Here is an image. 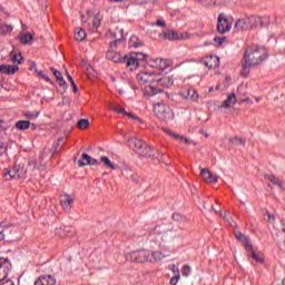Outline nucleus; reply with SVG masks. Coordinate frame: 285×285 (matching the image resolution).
Wrapping results in <instances>:
<instances>
[{
	"mask_svg": "<svg viewBox=\"0 0 285 285\" xmlns=\"http://www.w3.org/2000/svg\"><path fill=\"white\" fill-rule=\"evenodd\" d=\"M12 271V263L8 258H0V285H14V282L8 279V273Z\"/></svg>",
	"mask_w": 285,
	"mask_h": 285,
	"instance_id": "obj_4",
	"label": "nucleus"
},
{
	"mask_svg": "<svg viewBox=\"0 0 285 285\" xmlns=\"http://www.w3.org/2000/svg\"><path fill=\"white\" fill-rule=\"evenodd\" d=\"M119 35H120V37L119 38H117V35L116 33H112L111 35V38L114 39V40H111L110 42H109V48L111 49V50H117V48H126V39H127V35L126 33H124V29H120L119 31Z\"/></svg>",
	"mask_w": 285,
	"mask_h": 285,
	"instance_id": "obj_8",
	"label": "nucleus"
},
{
	"mask_svg": "<svg viewBox=\"0 0 285 285\" xmlns=\"http://www.w3.org/2000/svg\"><path fill=\"white\" fill-rule=\"evenodd\" d=\"M236 104H237V96L235 95V92H232L224 100L220 108H230V106H235Z\"/></svg>",
	"mask_w": 285,
	"mask_h": 285,
	"instance_id": "obj_21",
	"label": "nucleus"
},
{
	"mask_svg": "<svg viewBox=\"0 0 285 285\" xmlns=\"http://www.w3.org/2000/svg\"><path fill=\"white\" fill-rule=\"evenodd\" d=\"M235 237H236V239H238L239 242H243L245 244V249H246V242H250V240H248V238H246V236H244V234H242V232H235Z\"/></svg>",
	"mask_w": 285,
	"mask_h": 285,
	"instance_id": "obj_43",
	"label": "nucleus"
},
{
	"mask_svg": "<svg viewBox=\"0 0 285 285\" xmlns=\"http://www.w3.org/2000/svg\"><path fill=\"white\" fill-rule=\"evenodd\" d=\"M146 145L145 141L138 138H129L128 139V146L137 153V155H148L147 153L144 151V146Z\"/></svg>",
	"mask_w": 285,
	"mask_h": 285,
	"instance_id": "obj_12",
	"label": "nucleus"
},
{
	"mask_svg": "<svg viewBox=\"0 0 285 285\" xmlns=\"http://www.w3.org/2000/svg\"><path fill=\"white\" fill-rule=\"evenodd\" d=\"M179 279H181V275L180 274L175 275L174 277L170 278V284L171 285H177Z\"/></svg>",
	"mask_w": 285,
	"mask_h": 285,
	"instance_id": "obj_52",
	"label": "nucleus"
},
{
	"mask_svg": "<svg viewBox=\"0 0 285 285\" xmlns=\"http://www.w3.org/2000/svg\"><path fill=\"white\" fill-rule=\"evenodd\" d=\"M161 259H166V255L164 253L156 250V252H150L149 256V262H161Z\"/></svg>",
	"mask_w": 285,
	"mask_h": 285,
	"instance_id": "obj_26",
	"label": "nucleus"
},
{
	"mask_svg": "<svg viewBox=\"0 0 285 285\" xmlns=\"http://www.w3.org/2000/svg\"><path fill=\"white\" fill-rule=\"evenodd\" d=\"M28 170H37V161L36 160H29Z\"/></svg>",
	"mask_w": 285,
	"mask_h": 285,
	"instance_id": "obj_50",
	"label": "nucleus"
},
{
	"mask_svg": "<svg viewBox=\"0 0 285 285\" xmlns=\"http://www.w3.org/2000/svg\"><path fill=\"white\" fill-rule=\"evenodd\" d=\"M155 26H158L159 28H166V21L161 20V19H158L156 22H155Z\"/></svg>",
	"mask_w": 285,
	"mask_h": 285,
	"instance_id": "obj_55",
	"label": "nucleus"
},
{
	"mask_svg": "<svg viewBox=\"0 0 285 285\" xmlns=\"http://www.w3.org/2000/svg\"><path fill=\"white\" fill-rule=\"evenodd\" d=\"M26 170H23V165L21 164L4 170V179H7V181H10V179H26Z\"/></svg>",
	"mask_w": 285,
	"mask_h": 285,
	"instance_id": "obj_6",
	"label": "nucleus"
},
{
	"mask_svg": "<svg viewBox=\"0 0 285 285\" xmlns=\"http://www.w3.org/2000/svg\"><path fill=\"white\" fill-rule=\"evenodd\" d=\"M31 129H32V130H37V125L31 124Z\"/></svg>",
	"mask_w": 285,
	"mask_h": 285,
	"instance_id": "obj_62",
	"label": "nucleus"
},
{
	"mask_svg": "<svg viewBox=\"0 0 285 285\" xmlns=\"http://www.w3.org/2000/svg\"><path fill=\"white\" fill-rule=\"evenodd\" d=\"M4 124L6 121L3 119H0V132H3V130H7Z\"/></svg>",
	"mask_w": 285,
	"mask_h": 285,
	"instance_id": "obj_58",
	"label": "nucleus"
},
{
	"mask_svg": "<svg viewBox=\"0 0 285 285\" xmlns=\"http://www.w3.org/2000/svg\"><path fill=\"white\" fill-rule=\"evenodd\" d=\"M38 78L39 79H45V81L52 83V80L48 77V75L43 73V72H38Z\"/></svg>",
	"mask_w": 285,
	"mask_h": 285,
	"instance_id": "obj_48",
	"label": "nucleus"
},
{
	"mask_svg": "<svg viewBox=\"0 0 285 285\" xmlns=\"http://www.w3.org/2000/svg\"><path fill=\"white\" fill-rule=\"evenodd\" d=\"M126 259L127 262H137L138 264H146V262H150V250H134L126 255Z\"/></svg>",
	"mask_w": 285,
	"mask_h": 285,
	"instance_id": "obj_5",
	"label": "nucleus"
},
{
	"mask_svg": "<svg viewBox=\"0 0 285 285\" xmlns=\"http://www.w3.org/2000/svg\"><path fill=\"white\" fill-rule=\"evenodd\" d=\"M73 203H75V198L71 197L70 195L65 194L60 196V205L62 206L63 210H66L67 213L71 210Z\"/></svg>",
	"mask_w": 285,
	"mask_h": 285,
	"instance_id": "obj_16",
	"label": "nucleus"
},
{
	"mask_svg": "<svg viewBox=\"0 0 285 285\" xmlns=\"http://www.w3.org/2000/svg\"><path fill=\"white\" fill-rule=\"evenodd\" d=\"M61 141H63V138H58V142L56 146H59V144H61Z\"/></svg>",
	"mask_w": 285,
	"mask_h": 285,
	"instance_id": "obj_63",
	"label": "nucleus"
},
{
	"mask_svg": "<svg viewBox=\"0 0 285 285\" xmlns=\"http://www.w3.org/2000/svg\"><path fill=\"white\" fill-rule=\"evenodd\" d=\"M173 66V60L164 59V58H157L153 61L151 68H158V70H167V68H170Z\"/></svg>",
	"mask_w": 285,
	"mask_h": 285,
	"instance_id": "obj_15",
	"label": "nucleus"
},
{
	"mask_svg": "<svg viewBox=\"0 0 285 285\" xmlns=\"http://www.w3.org/2000/svg\"><path fill=\"white\" fill-rule=\"evenodd\" d=\"M204 208H206L207 210H214L216 213V215H222V210H217L215 209V207L210 204H204Z\"/></svg>",
	"mask_w": 285,
	"mask_h": 285,
	"instance_id": "obj_46",
	"label": "nucleus"
},
{
	"mask_svg": "<svg viewBox=\"0 0 285 285\" xmlns=\"http://www.w3.org/2000/svg\"><path fill=\"white\" fill-rule=\"evenodd\" d=\"M163 130L169 135V137H174V139H179L180 141H185V144H190V140L188 138L180 136L179 134L168 129V128H163Z\"/></svg>",
	"mask_w": 285,
	"mask_h": 285,
	"instance_id": "obj_25",
	"label": "nucleus"
},
{
	"mask_svg": "<svg viewBox=\"0 0 285 285\" xmlns=\"http://www.w3.org/2000/svg\"><path fill=\"white\" fill-rule=\"evenodd\" d=\"M24 117L27 119H30L31 121H35V119H37L39 117V112H32V111H27L24 112Z\"/></svg>",
	"mask_w": 285,
	"mask_h": 285,
	"instance_id": "obj_44",
	"label": "nucleus"
},
{
	"mask_svg": "<svg viewBox=\"0 0 285 285\" xmlns=\"http://www.w3.org/2000/svg\"><path fill=\"white\" fill-rule=\"evenodd\" d=\"M161 37L167 41H181L184 39H190V33L177 32L175 30H167L161 33Z\"/></svg>",
	"mask_w": 285,
	"mask_h": 285,
	"instance_id": "obj_7",
	"label": "nucleus"
},
{
	"mask_svg": "<svg viewBox=\"0 0 285 285\" xmlns=\"http://www.w3.org/2000/svg\"><path fill=\"white\" fill-rule=\"evenodd\" d=\"M136 78L141 86H146V83H155L157 80V72H139L136 75Z\"/></svg>",
	"mask_w": 285,
	"mask_h": 285,
	"instance_id": "obj_11",
	"label": "nucleus"
},
{
	"mask_svg": "<svg viewBox=\"0 0 285 285\" xmlns=\"http://www.w3.org/2000/svg\"><path fill=\"white\" fill-rule=\"evenodd\" d=\"M265 179H268L271 184H273L274 186H278L281 190H284V181L279 180V178H277L275 175H265Z\"/></svg>",
	"mask_w": 285,
	"mask_h": 285,
	"instance_id": "obj_22",
	"label": "nucleus"
},
{
	"mask_svg": "<svg viewBox=\"0 0 285 285\" xmlns=\"http://www.w3.org/2000/svg\"><path fill=\"white\" fill-rule=\"evenodd\" d=\"M247 19V26L250 30V28H264V26H268V18L264 17H259V16H250V17H246Z\"/></svg>",
	"mask_w": 285,
	"mask_h": 285,
	"instance_id": "obj_10",
	"label": "nucleus"
},
{
	"mask_svg": "<svg viewBox=\"0 0 285 285\" xmlns=\"http://www.w3.org/2000/svg\"><path fill=\"white\" fill-rule=\"evenodd\" d=\"M8 229L0 227V242H3V239H6V232Z\"/></svg>",
	"mask_w": 285,
	"mask_h": 285,
	"instance_id": "obj_54",
	"label": "nucleus"
},
{
	"mask_svg": "<svg viewBox=\"0 0 285 285\" xmlns=\"http://www.w3.org/2000/svg\"><path fill=\"white\" fill-rule=\"evenodd\" d=\"M169 271H171V273H174V275H179V267H177V265L171 264L168 266Z\"/></svg>",
	"mask_w": 285,
	"mask_h": 285,
	"instance_id": "obj_49",
	"label": "nucleus"
},
{
	"mask_svg": "<svg viewBox=\"0 0 285 285\" xmlns=\"http://www.w3.org/2000/svg\"><path fill=\"white\" fill-rule=\"evenodd\" d=\"M268 59V51L266 48L259 46H252L245 50L242 66L244 70H250L254 66H259V63Z\"/></svg>",
	"mask_w": 285,
	"mask_h": 285,
	"instance_id": "obj_1",
	"label": "nucleus"
},
{
	"mask_svg": "<svg viewBox=\"0 0 285 285\" xmlns=\"http://www.w3.org/2000/svg\"><path fill=\"white\" fill-rule=\"evenodd\" d=\"M200 176L203 177L204 181H206L207 184H215L217 183V175L210 173V170L208 169H202L200 170Z\"/></svg>",
	"mask_w": 285,
	"mask_h": 285,
	"instance_id": "obj_19",
	"label": "nucleus"
},
{
	"mask_svg": "<svg viewBox=\"0 0 285 285\" xmlns=\"http://www.w3.org/2000/svg\"><path fill=\"white\" fill-rule=\"evenodd\" d=\"M21 59H23V56H21V53L13 55L12 57L13 63H21Z\"/></svg>",
	"mask_w": 285,
	"mask_h": 285,
	"instance_id": "obj_51",
	"label": "nucleus"
},
{
	"mask_svg": "<svg viewBox=\"0 0 285 285\" xmlns=\"http://www.w3.org/2000/svg\"><path fill=\"white\" fill-rule=\"evenodd\" d=\"M160 75L161 73L156 72V83H158L159 86H164L165 88H170V86L175 83V80H173L170 76L160 77Z\"/></svg>",
	"mask_w": 285,
	"mask_h": 285,
	"instance_id": "obj_18",
	"label": "nucleus"
},
{
	"mask_svg": "<svg viewBox=\"0 0 285 285\" xmlns=\"http://www.w3.org/2000/svg\"><path fill=\"white\" fill-rule=\"evenodd\" d=\"M100 161L104 164V166H106V168H110L111 170H116V166L115 164H112V161H110V158L102 156L100 158Z\"/></svg>",
	"mask_w": 285,
	"mask_h": 285,
	"instance_id": "obj_34",
	"label": "nucleus"
},
{
	"mask_svg": "<svg viewBox=\"0 0 285 285\" xmlns=\"http://www.w3.org/2000/svg\"><path fill=\"white\" fill-rule=\"evenodd\" d=\"M6 150H8V147H6V142L0 141V157L6 155Z\"/></svg>",
	"mask_w": 285,
	"mask_h": 285,
	"instance_id": "obj_53",
	"label": "nucleus"
},
{
	"mask_svg": "<svg viewBox=\"0 0 285 285\" xmlns=\"http://www.w3.org/2000/svg\"><path fill=\"white\" fill-rule=\"evenodd\" d=\"M78 166L82 168V166H90V155L82 154L81 159L78 160Z\"/></svg>",
	"mask_w": 285,
	"mask_h": 285,
	"instance_id": "obj_33",
	"label": "nucleus"
},
{
	"mask_svg": "<svg viewBox=\"0 0 285 285\" xmlns=\"http://www.w3.org/2000/svg\"><path fill=\"white\" fill-rule=\"evenodd\" d=\"M224 41H226V37H215L214 38L215 46H222L224 43Z\"/></svg>",
	"mask_w": 285,
	"mask_h": 285,
	"instance_id": "obj_47",
	"label": "nucleus"
},
{
	"mask_svg": "<svg viewBox=\"0 0 285 285\" xmlns=\"http://www.w3.org/2000/svg\"><path fill=\"white\" fill-rule=\"evenodd\" d=\"M57 279L52 275H41L35 281L33 285H55Z\"/></svg>",
	"mask_w": 285,
	"mask_h": 285,
	"instance_id": "obj_17",
	"label": "nucleus"
},
{
	"mask_svg": "<svg viewBox=\"0 0 285 285\" xmlns=\"http://www.w3.org/2000/svg\"><path fill=\"white\" fill-rule=\"evenodd\" d=\"M181 274H183V277H190V266L184 265Z\"/></svg>",
	"mask_w": 285,
	"mask_h": 285,
	"instance_id": "obj_45",
	"label": "nucleus"
},
{
	"mask_svg": "<svg viewBox=\"0 0 285 285\" xmlns=\"http://www.w3.org/2000/svg\"><path fill=\"white\" fill-rule=\"evenodd\" d=\"M69 81H71V86L73 88V92H77V83H75V80L72 79V76L68 75Z\"/></svg>",
	"mask_w": 285,
	"mask_h": 285,
	"instance_id": "obj_56",
	"label": "nucleus"
},
{
	"mask_svg": "<svg viewBox=\"0 0 285 285\" xmlns=\"http://www.w3.org/2000/svg\"><path fill=\"white\" fill-rule=\"evenodd\" d=\"M229 141L233 146H246V139L239 137H232Z\"/></svg>",
	"mask_w": 285,
	"mask_h": 285,
	"instance_id": "obj_35",
	"label": "nucleus"
},
{
	"mask_svg": "<svg viewBox=\"0 0 285 285\" xmlns=\"http://www.w3.org/2000/svg\"><path fill=\"white\" fill-rule=\"evenodd\" d=\"M144 153H146L147 155H139V157H155V155L153 154V148H150V146H148V144H146L142 148Z\"/></svg>",
	"mask_w": 285,
	"mask_h": 285,
	"instance_id": "obj_41",
	"label": "nucleus"
},
{
	"mask_svg": "<svg viewBox=\"0 0 285 285\" xmlns=\"http://www.w3.org/2000/svg\"><path fill=\"white\" fill-rule=\"evenodd\" d=\"M28 70L30 72H43V70H39L37 69V62L32 61V60H29L28 61Z\"/></svg>",
	"mask_w": 285,
	"mask_h": 285,
	"instance_id": "obj_40",
	"label": "nucleus"
},
{
	"mask_svg": "<svg viewBox=\"0 0 285 285\" xmlns=\"http://www.w3.org/2000/svg\"><path fill=\"white\" fill-rule=\"evenodd\" d=\"M12 30H14V27H12V24H6V23L0 24V32L2 35H10Z\"/></svg>",
	"mask_w": 285,
	"mask_h": 285,
	"instance_id": "obj_36",
	"label": "nucleus"
},
{
	"mask_svg": "<svg viewBox=\"0 0 285 285\" xmlns=\"http://www.w3.org/2000/svg\"><path fill=\"white\" fill-rule=\"evenodd\" d=\"M89 166H99V160H97V159L90 157Z\"/></svg>",
	"mask_w": 285,
	"mask_h": 285,
	"instance_id": "obj_57",
	"label": "nucleus"
},
{
	"mask_svg": "<svg viewBox=\"0 0 285 285\" xmlns=\"http://www.w3.org/2000/svg\"><path fill=\"white\" fill-rule=\"evenodd\" d=\"M109 3H124L126 0H107Z\"/></svg>",
	"mask_w": 285,
	"mask_h": 285,
	"instance_id": "obj_59",
	"label": "nucleus"
},
{
	"mask_svg": "<svg viewBox=\"0 0 285 285\" xmlns=\"http://www.w3.org/2000/svg\"><path fill=\"white\" fill-rule=\"evenodd\" d=\"M107 59L114 61V63H126L128 66V55L124 56L112 49L107 52Z\"/></svg>",
	"mask_w": 285,
	"mask_h": 285,
	"instance_id": "obj_13",
	"label": "nucleus"
},
{
	"mask_svg": "<svg viewBox=\"0 0 285 285\" xmlns=\"http://www.w3.org/2000/svg\"><path fill=\"white\" fill-rule=\"evenodd\" d=\"M18 39L20 40V43H22L23 46H28V43H30L32 39H35V33H20L18 36Z\"/></svg>",
	"mask_w": 285,
	"mask_h": 285,
	"instance_id": "obj_23",
	"label": "nucleus"
},
{
	"mask_svg": "<svg viewBox=\"0 0 285 285\" xmlns=\"http://www.w3.org/2000/svg\"><path fill=\"white\" fill-rule=\"evenodd\" d=\"M230 28H233V22H230L224 13H219L217 22L218 32L226 35V32H230Z\"/></svg>",
	"mask_w": 285,
	"mask_h": 285,
	"instance_id": "obj_9",
	"label": "nucleus"
},
{
	"mask_svg": "<svg viewBox=\"0 0 285 285\" xmlns=\"http://www.w3.org/2000/svg\"><path fill=\"white\" fill-rule=\"evenodd\" d=\"M205 66L209 70H215V68H219V57L217 56H209L205 59Z\"/></svg>",
	"mask_w": 285,
	"mask_h": 285,
	"instance_id": "obj_20",
	"label": "nucleus"
},
{
	"mask_svg": "<svg viewBox=\"0 0 285 285\" xmlns=\"http://www.w3.org/2000/svg\"><path fill=\"white\" fill-rule=\"evenodd\" d=\"M112 110H115V112H119V115H126L127 117H130L131 119H137V116H135L132 114H128L126 111V109H124L121 107H112Z\"/></svg>",
	"mask_w": 285,
	"mask_h": 285,
	"instance_id": "obj_37",
	"label": "nucleus"
},
{
	"mask_svg": "<svg viewBox=\"0 0 285 285\" xmlns=\"http://www.w3.org/2000/svg\"><path fill=\"white\" fill-rule=\"evenodd\" d=\"M234 29L239 31V30H250L248 27V20L247 18L238 19L235 22Z\"/></svg>",
	"mask_w": 285,
	"mask_h": 285,
	"instance_id": "obj_24",
	"label": "nucleus"
},
{
	"mask_svg": "<svg viewBox=\"0 0 285 285\" xmlns=\"http://www.w3.org/2000/svg\"><path fill=\"white\" fill-rule=\"evenodd\" d=\"M16 128L18 130H28V128H30V121L29 120H19L16 122Z\"/></svg>",
	"mask_w": 285,
	"mask_h": 285,
	"instance_id": "obj_32",
	"label": "nucleus"
},
{
	"mask_svg": "<svg viewBox=\"0 0 285 285\" xmlns=\"http://www.w3.org/2000/svg\"><path fill=\"white\" fill-rule=\"evenodd\" d=\"M151 92H153L154 95H157V89H155V87H151Z\"/></svg>",
	"mask_w": 285,
	"mask_h": 285,
	"instance_id": "obj_60",
	"label": "nucleus"
},
{
	"mask_svg": "<svg viewBox=\"0 0 285 285\" xmlns=\"http://www.w3.org/2000/svg\"><path fill=\"white\" fill-rule=\"evenodd\" d=\"M248 253V257L255 259L257 264H264V254L253 249V244L250 242H246V249Z\"/></svg>",
	"mask_w": 285,
	"mask_h": 285,
	"instance_id": "obj_14",
	"label": "nucleus"
},
{
	"mask_svg": "<svg viewBox=\"0 0 285 285\" xmlns=\"http://www.w3.org/2000/svg\"><path fill=\"white\" fill-rule=\"evenodd\" d=\"M144 61H148V55L144 52H130L128 53L127 68L135 71Z\"/></svg>",
	"mask_w": 285,
	"mask_h": 285,
	"instance_id": "obj_3",
	"label": "nucleus"
},
{
	"mask_svg": "<svg viewBox=\"0 0 285 285\" xmlns=\"http://www.w3.org/2000/svg\"><path fill=\"white\" fill-rule=\"evenodd\" d=\"M122 177H126L127 179H131V181H137V176L135 171H132V169H124Z\"/></svg>",
	"mask_w": 285,
	"mask_h": 285,
	"instance_id": "obj_31",
	"label": "nucleus"
},
{
	"mask_svg": "<svg viewBox=\"0 0 285 285\" xmlns=\"http://www.w3.org/2000/svg\"><path fill=\"white\" fill-rule=\"evenodd\" d=\"M19 66L17 65H0V72H17Z\"/></svg>",
	"mask_w": 285,
	"mask_h": 285,
	"instance_id": "obj_28",
	"label": "nucleus"
},
{
	"mask_svg": "<svg viewBox=\"0 0 285 285\" xmlns=\"http://www.w3.org/2000/svg\"><path fill=\"white\" fill-rule=\"evenodd\" d=\"M141 46H144V42L139 40V37L131 36L129 38V48H141Z\"/></svg>",
	"mask_w": 285,
	"mask_h": 285,
	"instance_id": "obj_27",
	"label": "nucleus"
},
{
	"mask_svg": "<svg viewBox=\"0 0 285 285\" xmlns=\"http://www.w3.org/2000/svg\"><path fill=\"white\" fill-rule=\"evenodd\" d=\"M187 99H190V101H197V99H199V95L197 94V91H195L193 89H188L187 90Z\"/></svg>",
	"mask_w": 285,
	"mask_h": 285,
	"instance_id": "obj_38",
	"label": "nucleus"
},
{
	"mask_svg": "<svg viewBox=\"0 0 285 285\" xmlns=\"http://www.w3.org/2000/svg\"><path fill=\"white\" fill-rule=\"evenodd\" d=\"M154 115L157 119L165 122L173 121V119H175V112L170 106L164 102L154 104Z\"/></svg>",
	"mask_w": 285,
	"mask_h": 285,
	"instance_id": "obj_2",
	"label": "nucleus"
},
{
	"mask_svg": "<svg viewBox=\"0 0 285 285\" xmlns=\"http://www.w3.org/2000/svg\"><path fill=\"white\" fill-rule=\"evenodd\" d=\"M86 31L81 28L75 29V39L76 41H85L86 40Z\"/></svg>",
	"mask_w": 285,
	"mask_h": 285,
	"instance_id": "obj_30",
	"label": "nucleus"
},
{
	"mask_svg": "<svg viewBox=\"0 0 285 285\" xmlns=\"http://www.w3.org/2000/svg\"><path fill=\"white\" fill-rule=\"evenodd\" d=\"M99 26H101V14L96 13L92 19V28H95V30H97V28H99Z\"/></svg>",
	"mask_w": 285,
	"mask_h": 285,
	"instance_id": "obj_39",
	"label": "nucleus"
},
{
	"mask_svg": "<svg viewBox=\"0 0 285 285\" xmlns=\"http://www.w3.org/2000/svg\"><path fill=\"white\" fill-rule=\"evenodd\" d=\"M225 80L227 81V83L230 82L229 76H226V77H225Z\"/></svg>",
	"mask_w": 285,
	"mask_h": 285,
	"instance_id": "obj_64",
	"label": "nucleus"
},
{
	"mask_svg": "<svg viewBox=\"0 0 285 285\" xmlns=\"http://www.w3.org/2000/svg\"><path fill=\"white\" fill-rule=\"evenodd\" d=\"M53 76L56 77V81L58 86H60V88H63V90H66V88H68V83L63 79V76L61 75V72H53Z\"/></svg>",
	"mask_w": 285,
	"mask_h": 285,
	"instance_id": "obj_29",
	"label": "nucleus"
},
{
	"mask_svg": "<svg viewBox=\"0 0 285 285\" xmlns=\"http://www.w3.org/2000/svg\"><path fill=\"white\" fill-rule=\"evenodd\" d=\"M51 72H59L58 69H55L53 67L50 68Z\"/></svg>",
	"mask_w": 285,
	"mask_h": 285,
	"instance_id": "obj_61",
	"label": "nucleus"
},
{
	"mask_svg": "<svg viewBox=\"0 0 285 285\" xmlns=\"http://www.w3.org/2000/svg\"><path fill=\"white\" fill-rule=\"evenodd\" d=\"M88 126H90V121L88 119H80L78 121V128L80 130H86V128H88Z\"/></svg>",
	"mask_w": 285,
	"mask_h": 285,
	"instance_id": "obj_42",
	"label": "nucleus"
}]
</instances>
